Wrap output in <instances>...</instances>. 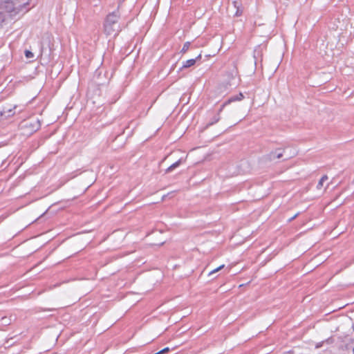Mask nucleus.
I'll use <instances>...</instances> for the list:
<instances>
[{
    "label": "nucleus",
    "mask_w": 354,
    "mask_h": 354,
    "mask_svg": "<svg viewBox=\"0 0 354 354\" xmlns=\"http://www.w3.org/2000/svg\"><path fill=\"white\" fill-rule=\"evenodd\" d=\"M353 330H354V324L353 325Z\"/></svg>",
    "instance_id": "nucleus-17"
},
{
    "label": "nucleus",
    "mask_w": 354,
    "mask_h": 354,
    "mask_svg": "<svg viewBox=\"0 0 354 354\" xmlns=\"http://www.w3.org/2000/svg\"><path fill=\"white\" fill-rule=\"evenodd\" d=\"M1 324L4 326L9 325L11 322L10 318H8L7 317H3L1 319Z\"/></svg>",
    "instance_id": "nucleus-10"
},
{
    "label": "nucleus",
    "mask_w": 354,
    "mask_h": 354,
    "mask_svg": "<svg viewBox=\"0 0 354 354\" xmlns=\"http://www.w3.org/2000/svg\"><path fill=\"white\" fill-rule=\"evenodd\" d=\"M189 46H190V42H189V41L185 42L183 45L181 52L183 53L187 52L188 50Z\"/></svg>",
    "instance_id": "nucleus-11"
},
{
    "label": "nucleus",
    "mask_w": 354,
    "mask_h": 354,
    "mask_svg": "<svg viewBox=\"0 0 354 354\" xmlns=\"http://www.w3.org/2000/svg\"><path fill=\"white\" fill-rule=\"evenodd\" d=\"M298 215V214H296L294 216H292L290 220L292 221L295 218L297 217V216Z\"/></svg>",
    "instance_id": "nucleus-15"
},
{
    "label": "nucleus",
    "mask_w": 354,
    "mask_h": 354,
    "mask_svg": "<svg viewBox=\"0 0 354 354\" xmlns=\"http://www.w3.org/2000/svg\"><path fill=\"white\" fill-rule=\"evenodd\" d=\"M284 153V149L278 148L274 151H271L266 156V159L269 161L274 160L275 159H279L283 157Z\"/></svg>",
    "instance_id": "nucleus-3"
},
{
    "label": "nucleus",
    "mask_w": 354,
    "mask_h": 354,
    "mask_svg": "<svg viewBox=\"0 0 354 354\" xmlns=\"http://www.w3.org/2000/svg\"><path fill=\"white\" fill-rule=\"evenodd\" d=\"M224 266H225V265H221V266H218V268L212 270L211 272H209V276H210V275L217 272L218 271L221 270L222 268H224Z\"/></svg>",
    "instance_id": "nucleus-13"
},
{
    "label": "nucleus",
    "mask_w": 354,
    "mask_h": 354,
    "mask_svg": "<svg viewBox=\"0 0 354 354\" xmlns=\"http://www.w3.org/2000/svg\"><path fill=\"white\" fill-rule=\"evenodd\" d=\"M219 120H220L219 115H216L214 117L212 121L209 124L212 125V124L216 123L218 121H219Z\"/></svg>",
    "instance_id": "nucleus-14"
},
{
    "label": "nucleus",
    "mask_w": 354,
    "mask_h": 354,
    "mask_svg": "<svg viewBox=\"0 0 354 354\" xmlns=\"http://www.w3.org/2000/svg\"><path fill=\"white\" fill-rule=\"evenodd\" d=\"M120 5L118 6L115 10L109 13L104 21L103 27L104 33L106 35L116 36L121 31L119 24L120 12L119 11Z\"/></svg>",
    "instance_id": "nucleus-1"
},
{
    "label": "nucleus",
    "mask_w": 354,
    "mask_h": 354,
    "mask_svg": "<svg viewBox=\"0 0 354 354\" xmlns=\"http://www.w3.org/2000/svg\"><path fill=\"white\" fill-rule=\"evenodd\" d=\"M40 127V121L35 118L24 120L19 124L20 129L25 136L32 135L39 130Z\"/></svg>",
    "instance_id": "nucleus-2"
},
{
    "label": "nucleus",
    "mask_w": 354,
    "mask_h": 354,
    "mask_svg": "<svg viewBox=\"0 0 354 354\" xmlns=\"http://www.w3.org/2000/svg\"><path fill=\"white\" fill-rule=\"evenodd\" d=\"M201 58V55H199L195 59H188V60L184 62L181 68L182 69L187 68L194 66L196 64V61L199 60Z\"/></svg>",
    "instance_id": "nucleus-6"
},
{
    "label": "nucleus",
    "mask_w": 354,
    "mask_h": 354,
    "mask_svg": "<svg viewBox=\"0 0 354 354\" xmlns=\"http://www.w3.org/2000/svg\"><path fill=\"white\" fill-rule=\"evenodd\" d=\"M283 354H290V352H288V353H283Z\"/></svg>",
    "instance_id": "nucleus-16"
},
{
    "label": "nucleus",
    "mask_w": 354,
    "mask_h": 354,
    "mask_svg": "<svg viewBox=\"0 0 354 354\" xmlns=\"http://www.w3.org/2000/svg\"><path fill=\"white\" fill-rule=\"evenodd\" d=\"M181 163V160H178V161H176V162L173 163L171 165H170L167 169H166V173H169L171 172V171H173L174 169H176V167H178Z\"/></svg>",
    "instance_id": "nucleus-8"
},
{
    "label": "nucleus",
    "mask_w": 354,
    "mask_h": 354,
    "mask_svg": "<svg viewBox=\"0 0 354 354\" xmlns=\"http://www.w3.org/2000/svg\"><path fill=\"white\" fill-rule=\"evenodd\" d=\"M328 176L326 175H324L323 176L321 179L319 180V181L318 182V184L317 185V188L318 189H320L322 187H323V185H324V183L328 180Z\"/></svg>",
    "instance_id": "nucleus-9"
},
{
    "label": "nucleus",
    "mask_w": 354,
    "mask_h": 354,
    "mask_svg": "<svg viewBox=\"0 0 354 354\" xmlns=\"http://www.w3.org/2000/svg\"><path fill=\"white\" fill-rule=\"evenodd\" d=\"M25 56L27 59H32L34 57V54L29 50H25Z\"/></svg>",
    "instance_id": "nucleus-12"
},
{
    "label": "nucleus",
    "mask_w": 354,
    "mask_h": 354,
    "mask_svg": "<svg viewBox=\"0 0 354 354\" xmlns=\"http://www.w3.org/2000/svg\"><path fill=\"white\" fill-rule=\"evenodd\" d=\"M353 354H354V348H353Z\"/></svg>",
    "instance_id": "nucleus-18"
},
{
    "label": "nucleus",
    "mask_w": 354,
    "mask_h": 354,
    "mask_svg": "<svg viewBox=\"0 0 354 354\" xmlns=\"http://www.w3.org/2000/svg\"><path fill=\"white\" fill-rule=\"evenodd\" d=\"M16 108V106H14L13 108H6L3 107L1 110H0V120H3L8 119L10 117H12L15 115L14 109Z\"/></svg>",
    "instance_id": "nucleus-4"
},
{
    "label": "nucleus",
    "mask_w": 354,
    "mask_h": 354,
    "mask_svg": "<svg viewBox=\"0 0 354 354\" xmlns=\"http://www.w3.org/2000/svg\"><path fill=\"white\" fill-rule=\"evenodd\" d=\"M243 95L240 93L239 95H235V96H232L227 101H226L222 106L220 108L219 111H218V113L222 111V110L223 109L224 106H226L227 104L231 103L232 102H234V101H239V100H241L242 99H243Z\"/></svg>",
    "instance_id": "nucleus-5"
},
{
    "label": "nucleus",
    "mask_w": 354,
    "mask_h": 354,
    "mask_svg": "<svg viewBox=\"0 0 354 354\" xmlns=\"http://www.w3.org/2000/svg\"><path fill=\"white\" fill-rule=\"evenodd\" d=\"M290 354H292V353H290Z\"/></svg>",
    "instance_id": "nucleus-20"
},
{
    "label": "nucleus",
    "mask_w": 354,
    "mask_h": 354,
    "mask_svg": "<svg viewBox=\"0 0 354 354\" xmlns=\"http://www.w3.org/2000/svg\"><path fill=\"white\" fill-rule=\"evenodd\" d=\"M1 15V13L0 12V15Z\"/></svg>",
    "instance_id": "nucleus-19"
},
{
    "label": "nucleus",
    "mask_w": 354,
    "mask_h": 354,
    "mask_svg": "<svg viewBox=\"0 0 354 354\" xmlns=\"http://www.w3.org/2000/svg\"><path fill=\"white\" fill-rule=\"evenodd\" d=\"M233 5L234 6V8H236V13H235V15L236 16H241L243 13V10L241 9V1H233Z\"/></svg>",
    "instance_id": "nucleus-7"
}]
</instances>
